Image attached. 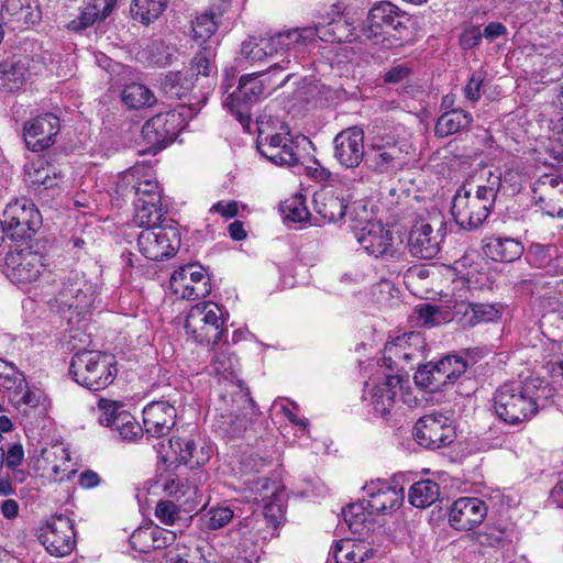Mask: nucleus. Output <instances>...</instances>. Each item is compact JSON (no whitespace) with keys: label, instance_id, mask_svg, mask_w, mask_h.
<instances>
[{"label":"nucleus","instance_id":"33","mask_svg":"<svg viewBox=\"0 0 563 563\" xmlns=\"http://www.w3.org/2000/svg\"><path fill=\"white\" fill-rule=\"evenodd\" d=\"M376 551L363 541L342 539L336 541L329 552L327 563L332 559L334 563H364L367 560L376 559Z\"/></svg>","mask_w":563,"mask_h":563},{"label":"nucleus","instance_id":"8","mask_svg":"<svg viewBox=\"0 0 563 563\" xmlns=\"http://www.w3.org/2000/svg\"><path fill=\"white\" fill-rule=\"evenodd\" d=\"M305 136H292L286 125L280 131L268 134L260 130L256 146L262 156L278 166L297 165L300 157V146L307 143Z\"/></svg>","mask_w":563,"mask_h":563},{"label":"nucleus","instance_id":"34","mask_svg":"<svg viewBox=\"0 0 563 563\" xmlns=\"http://www.w3.org/2000/svg\"><path fill=\"white\" fill-rule=\"evenodd\" d=\"M176 539L173 531L158 526L140 527L130 537L131 545L139 552H150L152 549H162L170 545Z\"/></svg>","mask_w":563,"mask_h":563},{"label":"nucleus","instance_id":"54","mask_svg":"<svg viewBox=\"0 0 563 563\" xmlns=\"http://www.w3.org/2000/svg\"><path fill=\"white\" fill-rule=\"evenodd\" d=\"M163 489L169 497H174L177 500L184 499V504L192 501L197 496V487L189 485L179 477L170 476L166 478Z\"/></svg>","mask_w":563,"mask_h":563},{"label":"nucleus","instance_id":"30","mask_svg":"<svg viewBox=\"0 0 563 563\" xmlns=\"http://www.w3.org/2000/svg\"><path fill=\"white\" fill-rule=\"evenodd\" d=\"M40 19L33 0H4L0 9V23L11 30L24 29Z\"/></svg>","mask_w":563,"mask_h":563},{"label":"nucleus","instance_id":"62","mask_svg":"<svg viewBox=\"0 0 563 563\" xmlns=\"http://www.w3.org/2000/svg\"><path fill=\"white\" fill-rule=\"evenodd\" d=\"M119 423L112 429H115L119 437L124 441H134L139 435H142L141 426L134 420V418L128 415H120L118 418Z\"/></svg>","mask_w":563,"mask_h":563},{"label":"nucleus","instance_id":"41","mask_svg":"<svg viewBox=\"0 0 563 563\" xmlns=\"http://www.w3.org/2000/svg\"><path fill=\"white\" fill-rule=\"evenodd\" d=\"M440 496L439 485L430 479L415 483L409 489V503L417 508H426L438 500Z\"/></svg>","mask_w":563,"mask_h":563},{"label":"nucleus","instance_id":"7","mask_svg":"<svg viewBox=\"0 0 563 563\" xmlns=\"http://www.w3.org/2000/svg\"><path fill=\"white\" fill-rule=\"evenodd\" d=\"M227 317L228 313L218 303L212 301L200 302L188 311L185 329L187 334L197 342L216 344L225 331Z\"/></svg>","mask_w":563,"mask_h":563},{"label":"nucleus","instance_id":"40","mask_svg":"<svg viewBox=\"0 0 563 563\" xmlns=\"http://www.w3.org/2000/svg\"><path fill=\"white\" fill-rule=\"evenodd\" d=\"M543 361L551 378L563 385V340H552L544 345Z\"/></svg>","mask_w":563,"mask_h":563},{"label":"nucleus","instance_id":"2","mask_svg":"<svg viewBox=\"0 0 563 563\" xmlns=\"http://www.w3.org/2000/svg\"><path fill=\"white\" fill-rule=\"evenodd\" d=\"M307 30H286L269 37L249 36L241 44V55L249 62L267 60L269 71H285L298 64L300 44L310 40Z\"/></svg>","mask_w":563,"mask_h":563},{"label":"nucleus","instance_id":"31","mask_svg":"<svg viewBox=\"0 0 563 563\" xmlns=\"http://www.w3.org/2000/svg\"><path fill=\"white\" fill-rule=\"evenodd\" d=\"M441 240L429 223H417L409 233L408 249L412 256L430 260L438 254Z\"/></svg>","mask_w":563,"mask_h":563},{"label":"nucleus","instance_id":"1","mask_svg":"<svg viewBox=\"0 0 563 563\" xmlns=\"http://www.w3.org/2000/svg\"><path fill=\"white\" fill-rule=\"evenodd\" d=\"M548 395L551 388L539 377L506 382L494 394V409L505 423L518 426L537 415Z\"/></svg>","mask_w":563,"mask_h":563},{"label":"nucleus","instance_id":"45","mask_svg":"<svg viewBox=\"0 0 563 563\" xmlns=\"http://www.w3.org/2000/svg\"><path fill=\"white\" fill-rule=\"evenodd\" d=\"M122 101L130 109H142L156 103L154 93L142 84L128 85L122 91Z\"/></svg>","mask_w":563,"mask_h":563},{"label":"nucleus","instance_id":"51","mask_svg":"<svg viewBox=\"0 0 563 563\" xmlns=\"http://www.w3.org/2000/svg\"><path fill=\"white\" fill-rule=\"evenodd\" d=\"M481 177L482 181L473 188V191L482 198L487 197L488 202L494 205L497 194L500 192V169H484Z\"/></svg>","mask_w":563,"mask_h":563},{"label":"nucleus","instance_id":"63","mask_svg":"<svg viewBox=\"0 0 563 563\" xmlns=\"http://www.w3.org/2000/svg\"><path fill=\"white\" fill-rule=\"evenodd\" d=\"M500 192L504 195H515L520 191L523 183L522 174L516 168L500 170Z\"/></svg>","mask_w":563,"mask_h":563},{"label":"nucleus","instance_id":"50","mask_svg":"<svg viewBox=\"0 0 563 563\" xmlns=\"http://www.w3.org/2000/svg\"><path fill=\"white\" fill-rule=\"evenodd\" d=\"M0 382L5 389L14 391V397L26 388L23 374L13 363L3 358H0Z\"/></svg>","mask_w":563,"mask_h":563},{"label":"nucleus","instance_id":"35","mask_svg":"<svg viewBox=\"0 0 563 563\" xmlns=\"http://www.w3.org/2000/svg\"><path fill=\"white\" fill-rule=\"evenodd\" d=\"M314 210L328 222H336L344 218L349 200L332 189H323L313 197Z\"/></svg>","mask_w":563,"mask_h":563},{"label":"nucleus","instance_id":"3","mask_svg":"<svg viewBox=\"0 0 563 563\" xmlns=\"http://www.w3.org/2000/svg\"><path fill=\"white\" fill-rule=\"evenodd\" d=\"M277 73L267 69L243 75L240 78L239 86L232 92H229L228 86L224 84L227 96L223 99V106L229 109L244 129H249L251 124V107L268 96L275 87L284 86L292 76V74H288L279 84H273L272 76Z\"/></svg>","mask_w":563,"mask_h":563},{"label":"nucleus","instance_id":"49","mask_svg":"<svg viewBox=\"0 0 563 563\" xmlns=\"http://www.w3.org/2000/svg\"><path fill=\"white\" fill-rule=\"evenodd\" d=\"M194 87L190 78L183 76L180 71H169L161 80L162 91L169 98L180 99Z\"/></svg>","mask_w":563,"mask_h":563},{"label":"nucleus","instance_id":"19","mask_svg":"<svg viewBox=\"0 0 563 563\" xmlns=\"http://www.w3.org/2000/svg\"><path fill=\"white\" fill-rule=\"evenodd\" d=\"M401 387L399 375H386L383 382H366L363 399L375 415L388 420L397 405L398 389Z\"/></svg>","mask_w":563,"mask_h":563},{"label":"nucleus","instance_id":"48","mask_svg":"<svg viewBox=\"0 0 563 563\" xmlns=\"http://www.w3.org/2000/svg\"><path fill=\"white\" fill-rule=\"evenodd\" d=\"M25 81V67L20 63L4 62L0 65V89L13 92Z\"/></svg>","mask_w":563,"mask_h":563},{"label":"nucleus","instance_id":"26","mask_svg":"<svg viewBox=\"0 0 563 563\" xmlns=\"http://www.w3.org/2000/svg\"><path fill=\"white\" fill-rule=\"evenodd\" d=\"M59 130V119L53 113H45L25 123L23 136L27 147L37 152L49 147Z\"/></svg>","mask_w":563,"mask_h":563},{"label":"nucleus","instance_id":"39","mask_svg":"<svg viewBox=\"0 0 563 563\" xmlns=\"http://www.w3.org/2000/svg\"><path fill=\"white\" fill-rule=\"evenodd\" d=\"M210 371L227 380H233L238 377L240 362L229 345L221 346L216 352L210 363Z\"/></svg>","mask_w":563,"mask_h":563},{"label":"nucleus","instance_id":"12","mask_svg":"<svg viewBox=\"0 0 563 563\" xmlns=\"http://www.w3.org/2000/svg\"><path fill=\"white\" fill-rule=\"evenodd\" d=\"M45 271L44 255L31 247H16L4 256L3 272L13 284L24 286L35 283Z\"/></svg>","mask_w":563,"mask_h":563},{"label":"nucleus","instance_id":"18","mask_svg":"<svg viewBox=\"0 0 563 563\" xmlns=\"http://www.w3.org/2000/svg\"><path fill=\"white\" fill-rule=\"evenodd\" d=\"M415 438L420 445L428 449L450 444L454 438L451 418L441 412L424 415L415 426Z\"/></svg>","mask_w":563,"mask_h":563},{"label":"nucleus","instance_id":"36","mask_svg":"<svg viewBox=\"0 0 563 563\" xmlns=\"http://www.w3.org/2000/svg\"><path fill=\"white\" fill-rule=\"evenodd\" d=\"M343 519L352 533L365 534L375 527V514L362 500L353 503L342 510Z\"/></svg>","mask_w":563,"mask_h":563},{"label":"nucleus","instance_id":"9","mask_svg":"<svg viewBox=\"0 0 563 563\" xmlns=\"http://www.w3.org/2000/svg\"><path fill=\"white\" fill-rule=\"evenodd\" d=\"M98 294L99 287L96 283L87 279L85 274L75 272L64 278L56 301L63 310L85 317L91 311Z\"/></svg>","mask_w":563,"mask_h":563},{"label":"nucleus","instance_id":"57","mask_svg":"<svg viewBox=\"0 0 563 563\" xmlns=\"http://www.w3.org/2000/svg\"><path fill=\"white\" fill-rule=\"evenodd\" d=\"M97 21H100L99 4L98 0H93L92 3L87 4L79 15L69 21L66 27L73 32H81L93 25Z\"/></svg>","mask_w":563,"mask_h":563},{"label":"nucleus","instance_id":"64","mask_svg":"<svg viewBox=\"0 0 563 563\" xmlns=\"http://www.w3.org/2000/svg\"><path fill=\"white\" fill-rule=\"evenodd\" d=\"M473 312V302L460 301L453 306L452 318L464 329L474 328L475 321Z\"/></svg>","mask_w":563,"mask_h":563},{"label":"nucleus","instance_id":"16","mask_svg":"<svg viewBox=\"0 0 563 563\" xmlns=\"http://www.w3.org/2000/svg\"><path fill=\"white\" fill-rule=\"evenodd\" d=\"M183 123L181 113L175 110L156 114L144 123L142 137L148 150L156 153L175 141Z\"/></svg>","mask_w":563,"mask_h":563},{"label":"nucleus","instance_id":"23","mask_svg":"<svg viewBox=\"0 0 563 563\" xmlns=\"http://www.w3.org/2000/svg\"><path fill=\"white\" fill-rule=\"evenodd\" d=\"M40 539L51 555L63 558L70 554L76 543L73 520L63 515L53 517Z\"/></svg>","mask_w":563,"mask_h":563},{"label":"nucleus","instance_id":"55","mask_svg":"<svg viewBox=\"0 0 563 563\" xmlns=\"http://www.w3.org/2000/svg\"><path fill=\"white\" fill-rule=\"evenodd\" d=\"M448 385L454 384L466 372L467 361L457 355H446L437 362Z\"/></svg>","mask_w":563,"mask_h":563},{"label":"nucleus","instance_id":"15","mask_svg":"<svg viewBox=\"0 0 563 563\" xmlns=\"http://www.w3.org/2000/svg\"><path fill=\"white\" fill-rule=\"evenodd\" d=\"M355 238L363 250L375 258H396L400 254V242L393 231L379 222H368L355 232Z\"/></svg>","mask_w":563,"mask_h":563},{"label":"nucleus","instance_id":"6","mask_svg":"<svg viewBox=\"0 0 563 563\" xmlns=\"http://www.w3.org/2000/svg\"><path fill=\"white\" fill-rule=\"evenodd\" d=\"M136 178L132 188L135 194L134 222L136 225L158 224L164 216L162 191L151 168L135 166L130 174Z\"/></svg>","mask_w":563,"mask_h":563},{"label":"nucleus","instance_id":"37","mask_svg":"<svg viewBox=\"0 0 563 563\" xmlns=\"http://www.w3.org/2000/svg\"><path fill=\"white\" fill-rule=\"evenodd\" d=\"M522 252L521 243L515 239L490 236L485 240L484 253L496 262H514Z\"/></svg>","mask_w":563,"mask_h":563},{"label":"nucleus","instance_id":"25","mask_svg":"<svg viewBox=\"0 0 563 563\" xmlns=\"http://www.w3.org/2000/svg\"><path fill=\"white\" fill-rule=\"evenodd\" d=\"M334 157L346 168H356L362 163L364 150V132L361 128L352 126L341 131L334 137Z\"/></svg>","mask_w":563,"mask_h":563},{"label":"nucleus","instance_id":"60","mask_svg":"<svg viewBox=\"0 0 563 563\" xmlns=\"http://www.w3.org/2000/svg\"><path fill=\"white\" fill-rule=\"evenodd\" d=\"M398 339L405 351L410 354V363L423 358L426 340L420 332H408Z\"/></svg>","mask_w":563,"mask_h":563},{"label":"nucleus","instance_id":"47","mask_svg":"<svg viewBox=\"0 0 563 563\" xmlns=\"http://www.w3.org/2000/svg\"><path fill=\"white\" fill-rule=\"evenodd\" d=\"M234 517L230 507H212L199 517V529L211 532L225 527Z\"/></svg>","mask_w":563,"mask_h":563},{"label":"nucleus","instance_id":"58","mask_svg":"<svg viewBox=\"0 0 563 563\" xmlns=\"http://www.w3.org/2000/svg\"><path fill=\"white\" fill-rule=\"evenodd\" d=\"M383 361L388 367L404 368L406 364H410V354L405 351L398 336L385 345Z\"/></svg>","mask_w":563,"mask_h":563},{"label":"nucleus","instance_id":"17","mask_svg":"<svg viewBox=\"0 0 563 563\" xmlns=\"http://www.w3.org/2000/svg\"><path fill=\"white\" fill-rule=\"evenodd\" d=\"M531 189L532 200L543 213L563 218V178L558 172L539 176L532 183Z\"/></svg>","mask_w":563,"mask_h":563},{"label":"nucleus","instance_id":"32","mask_svg":"<svg viewBox=\"0 0 563 563\" xmlns=\"http://www.w3.org/2000/svg\"><path fill=\"white\" fill-rule=\"evenodd\" d=\"M295 30H309L312 35L311 38L300 44V54L303 49L313 43L317 38L323 42H351L354 38L353 27L352 25L340 18L338 20H333L332 22L325 25H314V26H305V27H296Z\"/></svg>","mask_w":563,"mask_h":563},{"label":"nucleus","instance_id":"46","mask_svg":"<svg viewBox=\"0 0 563 563\" xmlns=\"http://www.w3.org/2000/svg\"><path fill=\"white\" fill-rule=\"evenodd\" d=\"M514 539H516V533L512 528H507L506 530L488 528L476 536V540L481 545L506 549L507 551L512 550Z\"/></svg>","mask_w":563,"mask_h":563},{"label":"nucleus","instance_id":"53","mask_svg":"<svg viewBox=\"0 0 563 563\" xmlns=\"http://www.w3.org/2000/svg\"><path fill=\"white\" fill-rule=\"evenodd\" d=\"M98 421L101 426L113 428L119 423L120 415H128L119 401L101 398L97 402Z\"/></svg>","mask_w":563,"mask_h":563},{"label":"nucleus","instance_id":"5","mask_svg":"<svg viewBox=\"0 0 563 563\" xmlns=\"http://www.w3.org/2000/svg\"><path fill=\"white\" fill-rule=\"evenodd\" d=\"M69 371L79 385L90 390L108 387L118 372L113 356L88 350L77 352L71 357Z\"/></svg>","mask_w":563,"mask_h":563},{"label":"nucleus","instance_id":"4","mask_svg":"<svg viewBox=\"0 0 563 563\" xmlns=\"http://www.w3.org/2000/svg\"><path fill=\"white\" fill-rule=\"evenodd\" d=\"M412 144L404 128L394 133L375 137L369 150L367 165L376 174L394 175L408 164Z\"/></svg>","mask_w":563,"mask_h":563},{"label":"nucleus","instance_id":"29","mask_svg":"<svg viewBox=\"0 0 563 563\" xmlns=\"http://www.w3.org/2000/svg\"><path fill=\"white\" fill-rule=\"evenodd\" d=\"M176 409L167 401H152L143 409V424L147 434L154 438L166 435L175 426Z\"/></svg>","mask_w":563,"mask_h":563},{"label":"nucleus","instance_id":"52","mask_svg":"<svg viewBox=\"0 0 563 563\" xmlns=\"http://www.w3.org/2000/svg\"><path fill=\"white\" fill-rule=\"evenodd\" d=\"M282 213L287 221L305 222L309 219L310 212L306 206V199L302 195H295L280 206Z\"/></svg>","mask_w":563,"mask_h":563},{"label":"nucleus","instance_id":"43","mask_svg":"<svg viewBox=\"0 0 563 563\" xmlns=\"http://www.w3.org/2000/svg\"><path fill=\"white\" fill-rule=\"evenodd\" d=\"M167 5L168 0H133L131 13L135 20L147 25L157 20Z\"/></svg>","mask_w":563,"mask_h":563},{"label":"nucleus","instance_id":"11","mask_svg":"<svg viewBox=\"0 0 563 563\" xmlns=\"http://www.w3.org/2000/svg\"><path fill=\"white\" fill-rule=\"evenodd\" d=\"M2 221L5 235L19 241L32 238L42 225V216L30 199L22 197L7 205Z\"/></svg>","mask_w":563,"mask_h":563},{"label":"nucleus","instance_id":"27","mask_svg":"<svg viewBox=\"0 0 563 563\" xmlns=\"http://www.w3.org/2000/svg\"><path fill=\"white\" fill-rule=\"evenodd\" d=\"M487 516L485 503L475 497H462L456 499L449 514V522L460 531H468L479 526Z\"/></svg>","mask_w":563,"mask_h":563},{"label":"nucleus","instance_id":"61","mask_svg":"<svg viewBox=\"0 0 563 563\" xmlns=\"http://www.w3.org/2000/svg\"><path fill=\"white\" fill-rule=\"evenodd\" d=\"M214 49L211 46H205L191 60V69L196 75L209 76L214 69Z\"/></svg>","mask_w":563,"mask_h":563},{"label":"nucleus","instance_id":"44","mask_svg":"<svg viewBox=\"0 0 563 563\" xmlns=\"http://www.w3.org/2000/svg\"><path fill=\"white\" fill-rule=\"evenodd\" d=\"M417 386L431 393L438 391L446 386V379L443 376L438 363L430 362L418 368L413 376Z\"/></svg>","mask_w":563,"mask_h":563},{"label":"nucleus","instance_id":"21","mask_svg":"<svg viewBox=\"0 0 563 563\" xmlns=\"http://www.w3.org/2000/svg\"><path fill=\"white\" fill-rule=\"evenodd\" d=\"M70 454L62 444L43 448L33 461V470L49 482H63L74 473L70 470Z\"/></svg>","mask_w":563,"mask_h":563},{"label":"nucleus","instance_id":"28","mask_svg":"<svg viewBox=\"0 0 563 563\" xmlns=\"http://www.w3.org/2000/svg\"><path fill=\"white\" fill-rule=\"evenodd\" d=\"M401 18L402 15L399 14V9L396 5L390 2H379L368 12L363 29L364 35L372 38L386 33L389 29L400 31L405 27Z\"/></svg>","mask_w":563,"mask_h":563},{"label":"nucleus","instance_id":"42","mask_svg":"<svg viewBox=\"0 0 563 563\" xmlns=\"http://www.w3.org/2000/svg\"><path fill=\"white\" fill-rule=\"evenodd\" d=\"M25 180L35 188H53L57 185V177L53 167L43 161L31 163L25 167Z\"/></svg>","mask_w":563,"mask_h":563},{"label":"nucleus","instance_id":"38","mask_svg":"<svg viewBox=\"0 0 563 563\" xmlns=\"http://www.w3.org/2000/svg\"><path fill=\"white\" fill-rule=\"evenodd\" d=\"M473 122L470 112L462 109H452L441 114L435 123L434 132L439 137H446L462 130L468 129Z\"/></svg>","mask_w":563,"mask_h":563},{"label":"nucleus","instance_id":"56","mask_svg":"<svg viewBox=\"0 0 563 563\" xmlns=\"http://www.w3.org/2000/svg\"><path fill=\"white\" fill-rule=\"evenodd\" d=\"M528 257L532 265L549 271L552 262L558 257V249L549 244H532L528 251Z\"/></svg>","mask_w":563,"mask_h":563},{"label":"nucleus","instance_id":"10","mask_svg":"<svg viewBox=\"0 0 563 563\" xmlns=\"http://www.w3.org/2000/svg\"><path fill=\"white\" fill-rule=\"evenodd\" d=\"M240 492L247 503L262 505L264 516L274 523L282 519L285 493L279 483L267 477L245 478L240 485Z\"/></svg>","mask_w":563,"mask_h":563},{"label":"nucleus","instance_id":"24","mask_svg":"<svg viewBox=\"0 0 563 563\" xmlns=\"http://www.w3.org/2000/svg\"><path fill=\"white\" fill-rule=\"evenodd\" d=\"M157 452L162 455L164 462H179L188 465L190 468L203 465L211 455L210 446L197 448L191 439L172 438L168 440L169 451L164 452L165 444L161 442Z\"/></svg>","mask_w":563,"mask_h":563},{"label":"nucleus","instance_id":"22","mask_svg":"<svg viewBox=\"0 0 563 563\" xmlns=\"http://www.w3.org/2000/svg\"><path fill=\"white\" fill-rule=\"evenodd\" d=\"M363 500L375 515H387L397 510L404 501V489L386 479H372L363 486Z\"/></svg>","mask_w":563,"mask_h":563},{"label":"nucleus","instance_id":"13","mask_svg":"<svg viewBox=\"0 0 563 563\" xmlns=\"http://www.w3.org/2000/svg\"><path fill=\"white\" fill-rule=\"evenodd\" d=\"M488 200L475 194L472 185H463L453 197L452 217L462 229H476L489 216L493 205Z\"/></svg>","mask_w":563,"mask_h":563},{"label":"nucleus","instance_id":"20","mask_svg":"<svg viewBox=\"0 0 563 563\" xmlns=\"http://www.w3.org/2000/svg\"><path fill=\"white\" fill-rule=\"evenodd\" d=\"M173 292L181 299L196 300L211 292L210 278L202 266L189 264L175 271L170 277Z\"/></svg>","mask_w":563,"mask_h":563},{"label":"nucleus","instance_id":"14","mask_svg":"<svg viewBox=\"0 0 563 563\" xmlns=\"http://www.w3.org/2000/svg\"><path fill=\"white\" fill-rule=\"evenodd\" d=\"M146 228L137 238L139 251L151 261H163L176 254L180 236L173 225H143Z\"/></svg>","mask_w":563,"mask_h":563},{"label":"nucleus","instance_id":"59","mask_svg":"<svg viewBox=\"0 0 563 563\" xmlns=\"http://www.w3.org/2000/svg\"><path fill=\"white\" fill-rule=\"evenodd\" d=\"M218 29V23L214 15L210 13H202L192 22L194 40L200 44L206 43Z\"/></svg>","mask_w":563,"mask_h":563}]
</instances>
